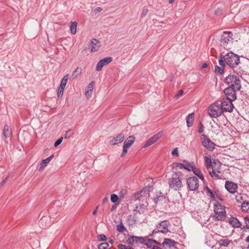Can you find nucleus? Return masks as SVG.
<instances>
[{"label":"nucleus","mask_w":249,"mask_h":249,"mask_svg":"<svg viewBox=\"0 0 249 249\" xmlns=\"http://www.w3.org/2000/svg\"><path fill=\"white\" fill-rule=\"evenodd\" d=\"M187 184L190 191H195L199 187V180L196 177L189 178L187 180Z\"/></svg>","instance_id":"obj_8"},{"label":"nucleus","mask_w":249,"mask_h":249,"mask_svg":"<svg viewBox=\"0 0 249 249\" xmlns=\"http://www.w3.org/2000/svg\"><path fill=\"white\" fill-rule=\"evenodd\" d=\"M245 241L247 242H249V235L246 238V239H245Z\"/></svg>","instance_id":"obj_63"},{"label":"nucleus","mask_w":249,"mask_h":249,"mask_svg":"<svg viewBox=\"0 0 249 249\" xmlns=\"http://www.w3.org/2000/svg\"><path fill=\"white\" fill-rule=\"evenodd\" d=\"M237 201H240L241 200H242V196H241V195H239L238 196H237L235 197Z\"/></svg>","instance_id":"obj_56"},{"label":"nucleus","mask_w":249,"mask_h":249,"mask_svg":"<svg viewBox=\"0 0 249 249\" xmlns=\"http://www.w3.org/2000/svg\"><path fill=\"white\" fill-rule=\"evenodd\" d=\"M126 242L129 244H143V242H144V238L134 235L129 236L126 239Z\"/></svg>","instance_id":"obj_10"},{"label":"nucleus","mask_w":249,"mask_h":249,"mask_svg":"<svg viewBox=\"0 0 249 249\" xmlns=\"http://www.w3.org/2000/svg\"><path fill=\"white\" fill-rule=\"evenodd\" d=\"M223 110L219 104H213L209 107L208 113L211 117L216 118L221 115Z\"/></svg>","instance_id":"obj_6"},{"label":"nucleus","mask_w":249,"mask_h":249,"mask_svg":"<svg viewBox=\"0 0 249 249\" xmlns=\"http://www.w3.org/2000/svg\"><path fill=\"white\" fill-rule=\"evenodd\" d=\"M107 198L106 197L103 199V203H105L107 201Z\"/></svg>","instance_id":"obj_62"},{"label":"nucleus","mask_w":249,"mask_h":249,"mask_svg":"<svg viewBox=\"0 0 249 249\" xmlns=\"http://www.w3.org/2000/svg\"><path fill=\"white\" fill-rule=\"evenodd\" d=\"M53 157L54 155L53 154L46 159L43 160L40 163V167L39 169V171H41L43 168H44L47 165V164L50 162Z\"/></svg>","instance_id":"obj_23"},{"label":"nucleus","mask_w":249,"mask_h":249,"mask_svg":"<svg viewBox=\"0 0 249 249\" xmlns=\"http://www.w3.org/2000/svg\"><path fill=\"white\" fill-rule=\"evenodd\" d=\"M202 144L207 149L213 150L214 148V144L209 138H207L205 135L203 136Z\"/></svg>","instance_id":"obj_12"},{"label":"nucleus","mask_w":249,"mask_h":249,"mask_svg":"<svg viewBox=\"0 0 249 249\" xmlns=\"http://www.w3.org/2000/svg\"><path fill=\"white\" fill-rule=\"evenodd\" d=\"M221 9L219 8H218L217 9H216L215 11H214V14L217 15V16H218L221 13Z\"/></svg>","instance_id":"obj_52"},{"label":"nucleus","mask_w":249,"mask_h":249,"mask_svg":"<svg viewBox=\"0 0 249 249\" xmlns=\"http://www.w3.org/2000/svg\"><path fill=\"white\" fill-rule=\"evenodd\" d=\"M223 59L227 64L232 68L236 67L240 62L239 56L232 52L223 56Z\"/></svg>","instance_id":"obj_4"},{"label":"nucleus","mask_w":249,"mask_h":249,"mask_svg":"<svg viewBox=\"0 0 249 249\" xmlns=\"http://www.w3.org/2000/svg\"><path fill=\"white\" fill-rule=\"evenodd\" d=\"M94 86V82H90L86 88L85 94L87 96L90 97Z\"/></svg>","instance_id":"obj_22"},{"label":"nucleus","mask_w":249,"mask_h":249,"mask_svg":"<svg viewBox=\"0 0 249 249\" xmlns=\"http://www.w3.org/2000/svg\"><path fill=\"white\" fill-rule=\"evenodd\" d=\"M199 125L200 126L198 130V132L199 133H201L204 131L203 126L201 123H200Z\"/></svg>","instance_id":"obj_51"},{"label":"nucleus","mask_w":249,"mask_h":249,"mask_svg":"<svg viewBox=\"0 0 249 249\" xmlns=\"http://www.w3.org/2000/svg\"><path fill=\"white\" fill-rule=\"evenodd\" d=\"M215 219L217 220H223L225 218L226 211L225 207L220 203L217 202L214 207Z\"/></svg>","instance_id":"obj_5"},{"label":"nucleus","mask_w":249,"mask_h":249,"mask_svg":"<svg viewBox=\"0 0 249 249\" xmlns=\"http://www.w3.org/2000/svg\"><path fill=\"white\" fill-rule=\"evenodd\" d=\"M97 239L99 241H106L107 240V237L103 234H99L97 236Z\"/></svg>","instance_id":"obj_45"},{"label":"nucleus","mask_w":249,"mask_h":249,"mask_svg":"<svg viewBox=\"0 0 249 249\" xmlns=\"http://www.w3.org/2000/svg\"><path fill=\"white\" fill-rule=\"evenodd\" d=\"M109 247V244L107 242L100 244L98 246V249H107Z\"/></svg>","instance_id":"obj_38"},{"label":"nucleus","mask_w":249,"mask_h":249,"mask_svg":"<svg viewBox=\"0 0 249 249\" xmlns=\"http://www.w3.org/2000/svg\"><path fill=\"white\" fill-rule=\"evenodd\" d=\"M217 243L220 247H228L230 243H232V242L231 240L225 238L218 241Z\"/></svg>","instance_id":"obj_24"},{"label":"nucleus","mask_w":249,"mask_h":249,"mask_svg":"<svg viewBox=\"0 0 249 249\" xmlns=\"http://www.w3.org/2000/svg\"><path fill=\"white\" fill-rule=\"evenodd\" d=\"M82 69L80 67H77L72 72L71 78L72 79L76 78L81 73Z\"/></svg>","instance_id":"obj_28"},{"label":"nucleus","mask_w":249,"mask_h":249,"mask_svg":"<svg viewBox=\"0 0 249 249\" xmlns=\"http://www.w3.org/2000/svg\"><path fill=\"white\" fill-rule=\"evenodd\" d=\"M7 179H8V177H6L5 178H4L1 182V185H3L5 183V182L7 181Z\"/></svg>","instance_id":"obj_58"},{"label":"nucleus","mask_w":249,"mask_h":249,"mask_svg":"<svg viewBox=\"0 0 249 249\" xmlns=\"http://www.w3.org/2000/svg\"><path fill=\"white\" fill-rule=\"evenodd\" d=\"M50 218L47 216H41L39 221V225L41 228H44L49 226L50 224Z\"/></svg>","instance_id":"obj_19"},{"label":"nucleus","mask_w":249,"mask_h":249,"mask_svg":"<svg viewBox=\"0 0 249 249\" xmlns=\"http://www.w3.org/2000/svg\"><path fill=\"white\" fill-rule=\"evenodd\" d=\"M233 40V34L231 31L223 32L221 35L220 44L226 50L231 49Z\"/></svg>","instance_id":"obj_2"},{"label":"nucleus","mask_w":249,"mask_h":249,"mask_svg":"<svg viewBox=\"0 0 249 249\" xmlns=\"http://www.w3.org/2000/svg\"><path fill=\"white\" fill-rule=\"evenodd\" d=\"M102 10V8L97 7L95 9L94 11L95 12H100Z\"/></svg>","instance_id":"obj_59"},{"label":"nucleus","mask_w":249,"mask_h":249,"mask_svg":"<svg viewBox=\"0 0 249 249\" xmlns=\"http://www.w3.org/2000/svg\"><path fill=\"white\" fill-rule=\"evenodd\" d=\"M162 134H163V132L160 131L157 134L154 135L150 139L155 143L156 142H157L161 137Z\"/></svg>","instance_id":"obj_31"},{"label":"nucleus","mask_w":249,"mask_h":249,"mask_svg":"<svg viewBox=\"0 0 249 249\" xmlns=\"http://www.w3.org/2000/svg\"><path fill=\"white\" fill-rule=\"evenodd\" d=\"M229 222L234 228H240L242 225L240 221L234 217H231L229 219Z\"/></svg>","instance_id":"obj_21"},{"label":"nucleus","mask_w":249,"mask_h":249,"mask_svg":"<svg viewBox=\"0 0 249 249\" xmlns=\"http://www.w3.org/2000/svg\"><path fill=\"white\" fill-rule=\"evenodd\" d=\"M77 23L76 22H71L70 26V30L71 33L73 35H75L76 33Z\"/></svg>","instance_id":"obj_33"},{"label":"nucleus","mask_w":249,"mask_h":249,"mask_svg":"<svg viewBox=\"0 0 249 249\" xmlns=\"http://www.w3.org/2000/svg\"><path fill=\"white\" fill-rule=\"evenodd\" d=\"M237 91L234 90V88L228 87L224 89V92L226 96V98L234 101L237 98L236 92Z\"/></svg>","instance_id":"obj_9"},{"label":"nucleus","mask_w":249,"mask_h":249,"mask_svg":"<svg viewBox=\"0 0 249 249\" xmlns=\"http://www.w3.org/2000/svg\"><path fill=\"white\" fill-rule=\"evenodd\" d=\"M143 244L145 245L148 249H153L157 245H160V243L155 240L145 237L144 238V242H143Z\"/></svg>","instance_id":"obj_14"},{"label":"nucleus","mask_w":249,"mask_h":249,"mask_svg":"<svg viewBox=\"0 0 249 249\" xmlns=\"http://www.w3.org/2000/svg\"><path fill=\"white\" fill-rule=\"evenodd\" d=\"M201 67L202 68H206L208 67V64L206 63H204Z\"/></svg>","instance_id":"obj_60"},{"label":"nucleus","mask_w":249,"mask_h":249,"mask_svg":"<svg viewBox=\"0 0 249 249\" xmlns=\"http://www.w3.org/2000/svg\"><path fill=\"white\" fill-rule=\"evenodd\" d=\"M183 93V90H180L178 92L175 96V98L176 99L179 98V97L182 95Z\"/></svg>","instance_id":"obj_50"},{"label":"nucleus","mask_w":249,"mask_h":249,"mask_svg":"<svg viewBox=\"0 0 249 249\" xmlns=\"http://www.w3.org/2000/svg\"><path fill=\"white\" fill-rule=\"evenodd\" d=\"M112 60V58L111 57H107L102 59L98 62L96 65V70L98 71H100L105 65L110 63Z\"/></svg>","instance_id":"obj_11"},{"label":"nucleus","mask_w":249,"mask_h":249,"mask_svg":"<svg viewBox=\"0 0 249 249\" xmlns=\"http://www.w3.org/2000/svg\"><path fill=\"white\" fill-rule=\"evenodd\" d=\"M194 173L201 180H204V178L199 169L196 168H193L192 169Z\"/></svg>","instance_id":"obj_29"},{"label":"nucleus","mask_w":249,"mask_h":249,"mask_svg":"<svg viewBox=\"0 0 249 249\" xmlns=\"http://www.w3.org/2000/svg\"><path fill=\"white\" fill-rule=\"evenodd\" d=\"M241 210L243 212L249 213V202H243L241 205Z\"/></svg>","instance_id":"obj_35"},{"label":"nucleus","mask_w":249,"mask_h":249,"mask_svg":"<svg viewBox=\"0 0 249 249\" xmlns=\"http://www.w3.org/2000/svg\"><path fill=\"white\" fill-rule=\"evenodd\" d=\"M73 134V132L71 130L69 129L67 131L64 135V138L67 139L69 138Z\"/></svg>","instance_id":"obj_43"},{"label":"nucleus","mask_w":249,"mask_h":249,"mask_svg":"<svg viewBox=\"0 0 249 249\" xmlns=\"http://www.w3.org/2000/svg\"><path fill=\"white\" fill-rule=\"evenodd\" d=\"M101 47L100 42L95 38L92 39L90 41V52H96L99 50Z\"/></svg>","instance_id":"obj_16"},{"label":"nucleus","mask_w":249,"mask_h":249,"mask_svg":"<svg viewBox=\"0 0 249 249\" xmlns=\"http://www.w3.org/2000/svg\"><path fill=\"white\" fill-rule=\"evenodd\" d=\"M117 230L118 231L122 232L125 230V228L122 223H121L117 226Z\"/></svg>","instance_id":"obj_39"},{"label":"nucleus","mask_w":249,"mask_h":249,"mask_svg":"<svg viewBox=\"0 0 249 249\" xmlns=\"http://www.w3.org/2000/svg\"><path fill=\"white\" fill-rule=\"evenodd\" d=\"M182 174L180 172H174L169 179V187L175 191L179 190L182 186Z\"/></svg>","instance_id":"obj_1"},{"label":"nucleus","mask_w":249,"mask_h":249,"mask_svg":"<svg viewBox=\"0 0 249 249\" xmlns=\"http://www.w3.org/2000/svg\"><path fill=\"white\" fill-rule=\"evenodd\" d=\"M3 134L5 138L9 137L11 135V133L9 131V126L7 124H5L3 130Z\"/></svg>","instance_id":"obj_34"},{"label":"nucleus","mask_w":249,"mask_h":249,"mask_svg":"<svg viewBox=\"0 0 249 249\" xmlns=\"http://www.w3.org/2000/svg\"><path fill=\"white\" fill-rule=\"evenodd\" d=\"M174 1H175V0H169V3L171 4L173 2H174Z\"/></svg>","instance_id":"obj_64"},{"label":"nucleus","mask_w":249,"mask_h":249,"mask_svg":"<svg viewBox=\"0 0 249 249\" xmlns=\"http://www.w3.org/2000/svg\"><path fill=\"white\" fill-rule=\"evenodd\" d=\"M225 82L229 85L228 87L234 88L235 90H240L241 88V82L239 76L229 75L225 79Z\"/></svg>","instance_id":"obj_3"},{"label":"nucleus","mask_w":249,"mask_h":249,"mask_svg":"<svg viewBox=\"0 0 249 249\" xmlns=\"http://www.w3.org/2000/svg\"><path fill=\"white\" fill-rule=\"evenodd\" d=\"M224 60L223 59V56H221L220 57V59H219V64L220 66L221 67H223L224 68H225V64L224 63Z\"/></svg>","instance_id":"obj_46"},{"label":"nucleus","mask_w":249,"mask_h":249,"mask_svg":"<svg viewBox=\"0 0 249 249\" xmlns=\"http://www.w3.org/2000/svg\"><path fill=\"white\" fill-rule=\"evenodd\" d=\"M179 244L174 240H172L170 239L165 238L164 240V241L162 243V245L163 247H166L168 248L175 247L176 248H177V245Z\"/></svg>","instance_id":"obj_18"},{"label":"nucleus","mask_w":249,"mask_h":249,"mask_svg":"<svg viewBox=\"0 0 249 249\" xmlns=\"http://www.w3.org/2000/svg\"><path fill=\"white\" fill-rule=\"evenodd\" d=\"M194 113H192L189 114L186 118V123L188 127L193 125L194 122Z\"/></svg>","instance_id":"obj_26"},{"label":"nucleus","mask_w":249,"mask_h":249,"mask_svg":"<svg viewBox=\"0 0 249 249\" xmlns=\"http://www.w3.org/2000/svg\"><path fill=\"white\" fill-rule=\"evenodd\" d=\"M204 161L206 164V168L209 170L211 168L212 164L213 163V161L211 158H209L207 156H205L204 157Z\"/></svg>","instance_id":"obj_30"},{"label":"nucleus","mask_w":249,"mask_h":249,"mask_svg":"<svg viewBox=\"0 0 249 249\" xmlns=\"http://www.w3.org/2000/svg\"><path fill=\"white\" fill-rule=\"evenodd\" d=\"M135 139V137L133 136H129L124 142L123 148L128 149L133 143Z\"/></svg>","instance_id":"obj_20"},{"label":"nucleus","mask_w":249,"mask_h":249,"mask_svg":"<svg viewBox=\"0 0 249 249\" xmlns=\"http://www.w3.org/2000/svg\"><path fill=\"white\" fill-rule=\"evenodd\" d=\"M174 165L176 167H178L179 169H185L187 170L190 171V170L187 168L185 165L183 164L182 163L179 162H175L174 163Z\"/></svg>","instance_id":"obj_37"},{"label":"nucleus","mask_w":249,"mask_h":249,"mask_svg":"<svg viewBox=\"0 0 249 249\" xmlns=\"http://www.w3.org/2000/svg\"><path fill=\"white\" fill-rule=\"evenodd\" d=\"M221 166V163L217 160H213L211 166L212 170H220Z\"/></svg>","instance_id":"obj_25"},{"label":"nucleus","mask_w":249,"mask_h":249,"mask_svg":"<svg viewBox=\"0 0 249 249\" xmlns=\"http://www.w3.org/2000/svg\"><path fill=\"white\" fill-rule=\"evenodd\" d=\"M224 68L221 66H215L214 67V72L219 74H221L224 71Z\"/></svg>","instance_id":"obj_36"},{"label":"nucleus","mask_w":249,"mask_h":249,"mask_svg":"<svg viewBox=\"0 0 249 249\" xmlns=\"http://www.w3.org/2000/svg\"><path fill=\"white\" fill-rule=\"evenodd\" d=\"M164 198V196H159L155 198L156 201L162 200Z\"/></svg>","instance_id":"obj_54"},{"label":"nucleus","mask_w":249,"mask_h":249,"mask_svg":"<svg viewBox=\"0 0 249 249\" xmlns=\"http://www.w3.org/2000/svg\"><path fill=\"white\" fill-rule=\"evenodd\" d=\"M69 75L68 74H66L61 81L60 85L59 87L65 88L68 80L69 79Z\"/></svg>","instance_id":"obj_32"},{"label":"nucleus","mask_w":249,"mask_h":249,"mask_svg":"<svg viewBox=\"0 0 249 249\" xmlns=\"http://www.w3.org/2000/svg\"><path fill=\"white\" fill-rule=\"evenodd\" d=\"M154 143V142L151 140V139H150L146 142L144 146L147 147Z\"/></svg>","instance_id":"obj_48"},{"label":"nucleus","mask_w":249,"mask_h":249,"mask_svg":"<svg viewBox=\"0 0 249 249\" xmlns=\"http://www.w3.org/2000/svg\"><path fill=\"white\" fill-rule=\"evenodd\" d=\"M172 154L173 156H175L176 157H178V148L176 147L173 149V150L172 151Z\"/></svg>","instance_id":"obj_49"},{"label":"nucleus","mask_w":249,"mask_h":249,"mask_svg":"<svg viewBox=\"0 0 249 249\" xmlns=\"http://www.w3.org/2000/svg\"><path fill=\"white\" fill-rule=\"evenodd\" d=\"M169 223L167 221L164 220L159 224L157 228L159 231L162 233H166L169 231Z\"/></svg>","instance_id":"obj_15"},{"label":"nucleus","mask_w":249,"mask_h":249,"mask_svg":"<svg viewBox=\"0 0 249 249\" xmlns=\"http://www.w3.org/2000/svg\"><path fill=\"white\" fill-rule=\"evenodd\" d=\"M127 150H128V149H126L125 148H123V153L121 155V157L124 156L126 154Z\"/></svg>","instance_id":"obj_55"},{"label":"nucleus","mask_w":249,"mask_h":249,"mask_svg":"<svg viewBox=\"0 0 249 249\" xmlns=\"http://www.w3.org/2000/svg\"><path fill=\"white\" fill-rule=\"evenodd\" d=\"M147 12H148V10L147 9H144L142 14V17L145 16L146 15V14L147 13Z\"/></svg>","instance_id":"obj_57"},{"label":"nucleus","mask_w":249,"mask_h":249,"mask_svg":"<svg viewBox=\"0 0 249 249\" xmlns=\"http://www.w3.org/2000/svg\"><path fill=\"white\" fill-rule=\"evenodd\" d=\"M63 139V138L61 137L57 140L54 143V147H57L62 142Z\"/></svg>","instance_id":"obj_47"},{"label":"nucleus","mask_w":249,"mask_h":249,"mask_svg":"<svg viewBox=\"0 0 249 249\" xmlns=\"http://www.w3.org/2000/svg\"><path fill=\"white\" fill-rule=\"evenodd\" d=\"M233 100L229 99L228 98H223L220 105L222 107L223 111H227L231 112L232 111L234 106L232 104Z\"/></svg>","instance_id":"obj_7"},{"label":"nucleus","mask_w":249,"mask_h":249,"mask_svg":"<svg viewBox=\"0 0 249 249\" xmlns=\"http://www.w3.org/2000/svg\"><path fill=\"white\" fill-rule=\"evenodd\" d=\"M110 199L112 202L115 203L118 200V196L115 194H112L111 195Z\"/></svg>","instance_id":"obj_44"},{"label":"nucleus","mask_w":249,"mask_h":249,"mask_svg":"<svg viewBox=\"0 0 249 249\" xmlns=\"http://www.w3.org/2000/svg\"><path fill=\"white\" fill-rule=\"evenodd\" d=\"M118 248L119 249H127V248H128V247L125 246L123 244H119L118 246Z\"/></svg>","instance_id":"obj_53"},{"label":"nucleus","mask_w":249,"mask_h":249,"mask_svg":"<svg viewBox=\"0 0 249 249\" xmlns=\"http://www.w3.org/2000/svg\"><path fill=\"white\" fill-rule=\"evenodd\" d=\"M64 88L59 87L58 92H57V97L58 98L61 97L63 95Z\"/></svg>","instance_id":"obj_41"},{"label":"nucleus","mask_w":249,"mask_h":249,"mask_svg":"<svg viewBox=\"0 0 249 249\" xmlns=\"http://www.w3.org/2000/svg\"><path fill=\"white\" fill-rule=\"evenodd\" d=\"M124 139V135L123 133H120L116 137H114L109 142L110 144L113 145L121 143Z\"/></svg>","instance_id":"obj_17"},{"label":"nucleus","mask_w":249,"mask_h":249,"mask_svg":"<svg viewBox=\"0 0 249 249\" xmlns=\"http://www.w3.org/2000/svg\"><path fill=\"white\" fill-rule=\"evenodd\" d=\"M225 187L227 191L231 194L235 193L238 188L237 184L230 181H226Z\"/></svg>","instance_id":"obj_13"},{"label":"nucleus","mask_w":249,"mask_h":249,"mask_svg":"<svg viewBox=\"0 0 249 249\" xmlns=\"http://www.w3.org/2000/svg\"><path fill=\"white\" fill-rule=\"evenodd\" d=\"M244 227H246V229H249V217L246 216L244 217Z\"/></svg>","instance_id":"obj_42"},{"label":"nucleus","mask_w":249,"mask_h":249,"mask_svg":"<svg viewBox=\"0 0 249 249\" xmlns=\"http://www.w3.org/2000/svg\"><path fill=\"white\" fill-rule=\"evenodd\" d=\"M98 209V206H97L96 209L93 211V213H92V214L93 215H95L97 213V210Z\"/></svg>","instance_id":"obj_61"},{"label":"nucleus","mask_w":249,"mask_h":249,"mask_svg":"<svg viewBox=\"0 0 249 249\" xmlns=\"http://www.w3.org/2000/svg\"><path fill=\"white\" fill-rule=\"evenodd\" d=\"M220 173V170H212L209 171V174L212 178H215L216 179H221V177L219 174Z\"/></svg>","instance_id":"obj_27"},{"label":"nucleus","mask_w":249,"mask_h":249,"mask_svg":"<svg viewBox=\"0 0 249 249\" xmlns=\"http://www.w3.org/2000/svg\"><path fill=\"white\" fill-rule=\"evenodd\" d=\"M146 205L144 204H142L140 207H137L136 211H138L140 213H144V210L146 207Z\"/></svg>","instance_id":"obj_40"}]
</instances>
